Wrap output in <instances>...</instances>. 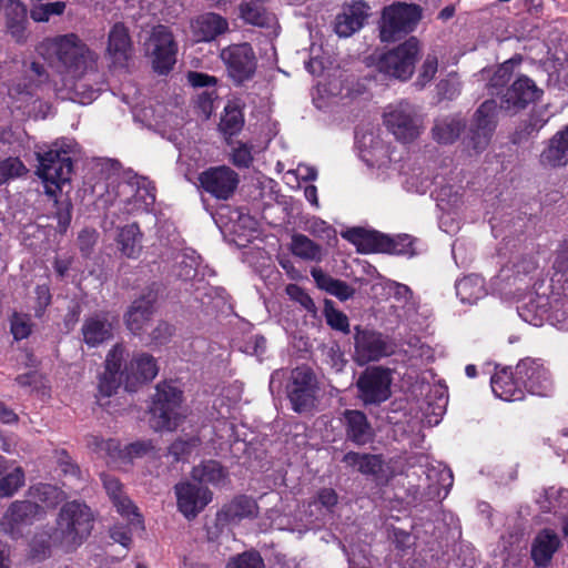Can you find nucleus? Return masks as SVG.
Here are the masks:
<instances>
[{
    "label": "nucleus",
    "mask_w": 568,
    "mask_h": 568,
    "mask_svg": "<svg viewBox=\"0 0 568 568\" xmlns=\"http://www.w3.org/2000/svg\"><path fill=\"white\" fill-rule=\"evenodd\" d=\"M516 376L525 386V394L548 396L552 392L550 374L541 363L525 358L516 365Z\"/></svg>",
    "instance_id": "obj_21"
},
{
    "label": "nucleus",
    "mask_w": 568,
    "mask_h": 568,
    "mask_svg": "<svg viewBox=\"0 0 568 568\" xmlns=\"http://www.w3.org/2000/svg\"><path fill=\"white\" fill-rule=\"evenodd\" d=\"M254 160L252 146L244 142H235L230 151V161L239 169H247Z\"/></svg>",
    "instance_id": "obj_58"
},
{
    "label": "nucleus",
    "mask_w": 568,
    "mask_h": 568,
    "mask_svg": "<svg viewBox=\"0 0 568 568\" xmlns=\"http://www.w3.org/2000/svg\"><path fill=\"white\" fill-rule=\"evenodd\" d=\"M438 70V58L435 53H428L419 70L415 84L419 88L426 87L434 79Z\"/></svg>",
    "instance_id": "obj_60"
},
{
    "label": "nucleus",
    "mask_w": 568,
    "mask_h": 568,
    "mask_svg": "<svg viewBox=\"0 0 568 568\" xmlns=\"http://www.w3.org/2000/svg\"><path fill=\"white\" fill-rule=\"evenodd\" d=\"M496 101L483 102L474 113L468 136L464 144L469 154H478L487 149L497 124Z\"/></svg>",
    "instance_id": "obj_13"
},
{
    "label": "nucleus",
    "mask_w": 568,
    "mask_h": 568,
    "mask_svg": "<svg viewBox=\"0 0 568 568\" xmlns=\"http://www.w3.org/2000/svg\"><path fill=\"white\" fill-rule=\"evenodd\" d=\"M456 294L462 303L475 304L487 295L485 281L477 274L467 275L456 282Z\"/></svg>",
    "instance_id": "obj_42"
},
{
    "label": "nucleus",
    "mask_w": 568,
    "mask_h": 568,
    "mask_svg": "<svg viewBox=\"0 0 568 568\" xmlns=\"http://www.w3.org/2000/svg\"><path fill=\"white\" fill-rule=\"evenodd\" d=\"M200 265V256L195 251L185 248L176 256L174 273L182 280H191L196 276Z\"/></svg>",
    "instance_id": "obj_52"
},
{
    "label": "nucleus",
    "mask_w": 568,
    "mask_h": 568,
    "mask_svg": "<svg viewBox=\"0 0 568 568\" xmlns=\"http://www.w3.org/2000/svg\"><path fill=\"white\" fill-rule=\"evenodd\" d=\"M393 353V346L381 333L357 331L355 335V361L359 365L378 361Z\"/></svg>",
    "instance_id": "obj_24"
},
{
    "label": "nucleus",
    "mask_w": 568,
    "mask_h": 568,
    "mask_svg": "<svg viewBox=\"0 0 568 568\" xmlns=\"http://www.w3.org/2000/svg\"><path fill=\"white\" fill-rule=\"evenodd\" d=\"M142 112L143 120L150 125L178 128L181 124L178 114L173 111H168L166 108L161 104L144 108Z\"/></svg>",
    "instance_id": "obj_49"
},
{
    "label": "nucleus",
    "mask_w": 568,
    "mask_h": 568,
    "mask_svg": "<svg viewBox=\"0 0 568 568\" xmlns=\"http://www.w3.org/2000/svg\"><path fill=\"white\" fill-rule=\"evenodd\" d=\"M539 258L536 254L524 255L516 260L510 268L501 270V277L509 280V272H513L514 282L521 281L537 272Z\"/></svg>",
    "instance_id": "obj_50"
},
{
    "label": "nucleus",
    "mask_w": 568,
    "mask_h": 568,
    "mask_svg": "<svg viewBox=\"0 0 568 568\" xmlns=\"http://www.w3.org/2000/svg\"><path fill=\"white\" fill-rule=\"evenodd\" d=\"M537 503L541 511L557 514L559 509L568 505V490L550 487L544 490Z\"/></svg>",
    "instance_id": "obj_51"
},
{
    "label": "nucleus",
    "mask_w": 568,
    "mask_h": 568,
    "mask_svg": "<svg viewBox=\"0 0 568 568\" xmlns=\"http://www.w3.org/2000/svg\"><path fill=\"white\" fill-rule=\"evenodd\" d=\"M191 477L200 485L224 486L227 483L229 473L219 462L210 459L193 467Z\"/></svg>",
    "instance_id": "obj_41"
},
{
    "label": "nucleus",
    "mask_w": 568,
    "mask_h": 568,
    "mask_svg": "<svg viewBox=\"0 0 568 568\" xmlns=\"http://www.w3.org/2000/svg\"><path fill=\"white\" fill-rule=\"evenodd\" d=\"M187 82L193 88H206L207 90L201 92L196 97V108L203 119L207 120L214 112V102L217 99L215 85L217 79L206 73L190 71L186 74Z\"/></svg>",
    "instance_id": "obj_29"
},
{
    "label": "nucleus",
    "mask_w": 568,
    "mask_h": 568,
    "mask_svg": "<svg viewBox=\"0 0 568 568\" xmlns=\"http://www.w3.org/2000/svg\"><path fill=\"white\" fill-rule=\"evenodd\" d=\"M462 83L457 73L450 72L437 84V92L443 99L453 100L459 95Z\"/></svg>",
    "instance_id": "obj_63"
},
{
    "label": "nucleus",
    "mask_w": 568,
    "mask_h": 568,
    "mask_svg": "<svg viewBox=\"0 0 568 568\" xmlns=\"http://www.w3.org/2000/svg\"><path fill=\"white\" fill-rule=\"evenodd\" d=\"M102 481L108 495L118 508V511L128 517L134 516L138 523H140L141 519L138 509L132 501L123 495L120 481L115 477L106 474L102 475Z\"/></svg>",
    "instance_id": "obj_43"
},
{
    "label": "nucleus",
    "mask_w": 568,
    "mask_h": 568,
    "mask_svg": "<svg viewBox=\"0 0 568 568\" xmlns=\"http://www.w3.org/2000/svg\"><path fill=\"white\" fill-rule=\"evenodd\" d=\"M23 485V469L0 457V498L13 496Z\"/></svg>",
    "instance_id": "obj_39"
},
{
    "label": "nucleus",
    "mask_w": 568,
    "mask_h": 568,
    "mask_svg": "<svg viewBox=\"0 0 568 568\" xmlns=\"http://www.w3.org/2000/svg\"><path fill=\"white\" fill-rule=\"evenodd\" d=\"M77 152L78 144L71 139L58 140L48 151L37 152L39 161L37 174L42 180L47 194L55 195L70 181L71 155Z\"/></svg>",
    "instance_id": "obj_5"
},
{
    "label": "nucleus",
    "mask_w": 568,
    "mask_h": 568,
    "mask_svg": "<svg viewBox=\"0 0 568 568\" xmlns=\"http://www.w3.org/2000/svg\"><path fill=\"white\" fill-rule=\"evenodd\" d=\"M191 30L197 42H210L229 30V22L215 12H205L192 19Z\"/></svg>",
    "instance_id": "obj_31"
},
{
    "label": "nucleus",
    "mask_w": 568,
    "mask_h": 568,
    "mask_svg": "<svg viewBox=\"0 0 568 568\" xmlns=\"http://www.w3.org/2000/svg\"><path fill=\"white\" fill-rule=\"evenodd\" d=\"M559 546L558 535L550 529H544L532 541L531 558L538 567H545L550 562Z\"/></svg>",
    "instance_id": "obj_38"
},
{
    "label": "nucleus",
    "mask_w": 568,
    "mask_h": 568,
    "mask_svg": "<svg viewBox=\"0 0 568 568\" xmlns=\"http://www.w3.org/2000/svg\"><path fill=\"white\" fill-rule=\"evenodd\" d=\"M343 462L364 475L377 476L383 470V460L378 455L349 452L343 457Z\"/></svg>",
    "instance_id": "obj_46"
},
{
    "label": "nucleus",
    "mask_w": 568,
    "mask_h": 568,
    "mask_svg": "<svg viewBox=\"0 0 568 568\" xmlns=\"http://www.w3.org/2000/svg\"><path fill=\"white\" fill-rule=\"evenodd\" d=\"M240 14L245 22L253 26L270 28L275 24V17L257 1L242 3Z\"/></svg>",
    "instance_id": "obj_48"
},
{
    "label": "nucleus",
    "mask_w": 568,
    "mask_h": 568,
    "mask_svg": "<svg viewBox=\"0 0 568 568\" xmlns=\"http://www.w3.org/2000/svg\"><path fill=\"white\" fill-rule=\"evenodd\" d=\"M65 10L62 1L41 3L31 9V18L37 22H45L52 16H61Z\"/></svg>",
    "instance_id": "obj_61"
},
{
    "label": "nucleus",
    "mask_w": 568,
    "mask_h": 568,
    "mask_svg": "<svg viewBox=\"0 0 568 568\" xmlns=\"http://www.w3.org/2000/svg\"><path fill=\"white\" fill-rule=\"evenodd\" d=\"M83 341L90 347H95L113 337L114 323L105 314H94L82 325Z\"/></svg>",
    "instance_id": "obj_33"
},
{
    "label": "nucleus",
    "mask_w": 568,
    "mask_h": 568,
    "mask_svg": "<svg viewBox=\"0 0 568 568\" xmlns=\"http://www.w3.org/2000/svg\"><path fill=\"white\" fill-rule=\"evenodd\" d=\"M423 473L425 474V484L417 485V493L432 500L445 498L453 486L450 469L438 464L427 467Z\"/></svg>",
    "instance_id": "obj_26"
},
{
    "label": "nucleus",
    "mask_w": 568,
    "mask_h": 568,
    "mask_svg": "<svg viewBox=\"0 0 568 568\" xmlns=\"http://www.w3.org/2000/svg\"><path fill=\"white\" fill-rule=\"evenodd\" d=\"M36 85L31 82L28 83H16L9 89V95L20 102L17 105L19 109H24L26 112L31 113V109H29L30 102L36 103L37 100L33 101Z\"/></svg>",
    "instance_id": "obj_57"
},
{
    "label": "nucleus",
    "mask_w": 568,
    "mask_h": 568,
    "mask_svg": "<svg viewBox=\"0 0 568 568\" xmlns=\"http://www.w3.org/2000/svg\"><path fill=\"white\" fill-rule=\"evenodd\" d=\"M549 300L545 295H538L535 300H530L519 310V316L532 326H542L545 322L551 325L562 327V321L556 315H549Z\"/></svg>",
    "instance_id": "obj_37"
},
{
    "label": "nucleus",
    "mask_w": 568,
    "mask_h": 568,
    "mask_svg": "<svg viewBox=\"0 0 568 568\" xmlns=\"http://www.w3.org/2000/svg\"><path fill=\"white\" fill-rule=\"evenodd\" d=\"M240 399L241 392L236 386L224 388L214 399L213 409L215 410L217 420L221 419L214 427L220 438L230 439L233 436L234 424L227 420L235 418Z\"/></svg>",
    "instance_id": "obj_25"
},
{
    "label": "nucleus",
    "mask_w": 568,
    "mask_h": 568,
    "mask_svg": "<svg viewBox=\"0 0 568 568\" xmlns=\"http://www.w3.org/2000/svg\"><path fill=\"white\" fill-rule=\"evenodd\" d=\"M239 182V174L226 165L211 168L200 175L202 187L219 200L230 199Z\"/></svg>",
    "instance_id": "obj_23"
},
{
    "label": "nucleus",
    "mask_w": 568,
    "mask_h": 568,
    "mask_svg": "<svg viewBox=\"0 0 568 568\" xmlns=\"http://www.w3.org/2000/svg\"><path fill=\"white\" fill-rule=\"evenodd\" d=\"M311 275L314 278L318 288L337 297L341 301H346L354 295V288L341 280L333 278L320 267H313Z\"/></svg>",
    "instance_id": "obj_44"
},
{
    "label": "nucleus",
    "mask_w": 568,
    "mask_h": 568,
    "mask_svg": "<svg viewBox=\"0 0 568 568\" xmlns=\"http://www.w3.org/2000/svg\"><path fill=\"white\" fill-rule=\"evenodd\" d=\"M356 139L359 156L368 166L381 170L385 178H390L398 171L393 163L389 146L378 135L368 132L357 135Z\"/></svg>",
    "instance_id": "obj_16"
},
{
    "label": "nucleus",
    "mask_w": 568,
    "mask_h": 568,
    "mask_svg": "<svg viewBox=\"0 0 568 568\" xmlns=\"http://www.w3.org/2000/svg\"><path fill=\"white\" fill-rule=\"evenodd\" d=\"M92 514L84 504H65L59 515L55 539L67 548L80 545L91 532Z\"/></svg>",
    "instance_id": "obj_9"
},
{
    "label": "nucleus",
    "mask_w": 568,
    "mask_h": 568,
    "mask_svg": "<svg viewBox=\"0 0 568 568\" xmlns=\"http://www.w3.org/2000/svg\"><path fill=\"white\" fill-rule=\"evenodd\" d=\"M436 200L439 210L449 215L456 212L463 204L460 187L444 185L438 190Z\"/></svg>",
    "instance_id": "obj_53"
},
{
    "label": "nucleus",
    "mask_w": 568,
    "mask_h": 568,
    "mask_svg": "<svg viewBox=\"0 0 568 568\" xmlns=\"http://www.w3.org/2000/svg\"><path fill=\"white\" fill-rule=\"evenodd\" d=\"M540 90L527 77L518 78L503 97V106L510 111L523 109L528 103L536 101Z\"/></svg>",
    "instance_id": "obj_32"
},
{
    "label": "nucleus",
    "mask_w": 568,
    "mask_h": 568,
    "mask_svg": "<svg viewBox=\"0 0 568 568\" xmlns=\"http://www.w3.org/2000/svg\"><path fill=\"white\" fill-rule=\"evenodd\" d=\"M243 123L244 119L240 108L235 103L229 102L221 118V131L225 134L233 135L242 129Z\"/></svg>",
    "instance_id": "obj_54"
},
{
    "label": "nucleus",
    "mask_w": 568,
    "mask_h": 568,
    "mask_svg": "<svg viewBox=\"0 0 568 568\" xmlns=\"http://www.w3.org/2000/svg\"><path fill=\"white\" fill-rule=\"evenodd\" d=\"M230 77L237 83L250 80L256 70V58L247 43L224 48L220 54Z\"/></svg>",
    "instance_id": "obj_19"
},
{
    "label": "nucleus",
    "mask_w": 568,
    "mask_h": 568,
    "mask_svg": "<svg viewBox=\"0 0 568 568\" xmlns=\"http://www.w3.org/2000/svg\"><path fill=\"white\" fill-rule=\"evenodd\" d=\"M88 446L99 454L100 457H110L113 462L131 463L134 458L142 457L149 454L153 447L148 442H136L123 449L114 439L104 440L97 436H91L88 439Z\"/></svg>",
    "instance_id": "obj_22"
},
{
    "label": "nucleus",
    "mask_w": 568,
    "mask_h": 568,
    "mask_svg": "<svg viewBox=\"0 0 568 568\" xmlns=\"http://www.w3.org/2000/svg\"><path fill=\"white\" fill-rule=\"evenodd\" d=\"M316 390V377L308 367H296L291 372L286 392L295 412L311 409L314 406Z\"/></svg>",
    "instance_id": "obj_15"
},
{
    "label": "nucleus",
    "mask_w": 568,
    "mask_h": 568,
    "mask_svg": "<svg viewBox=\"0 0 568 568\" xmlns=\"http://www.w3.org/2000/svg\"><path fill=\"white\" fill-rule=\"evenodd\" d=\"M343 424L347 438L357 445H365L374 437V432L366 415L356 409H346L343 413Z\"/></svg>",
    "instance_id": "obj_35"
},
{
    "label": "nucleus",
    "mask_w": 568,
    "mask_h": 568,
    "mask_svg": "<svg viewBox=\"0 0 568 568\" xmlns=\"http://www.w3.org/2000/svg\"><path fill=\"white\" fill-rule=\"evenodd\" d=\"M539 164L545 169H558L568 165V132L558 131L545 144L539 154Z\"/></svg>",
    "instance_id": "obj_30"
},
{
    "label": "nucleus",
    "mask_w": 568,
    "mask_h": 568,
    "mask_svg": "<svg viewBox=\"0 0 568 568\" xmlns=\"http://www.w3.org/2000/svg\"><path fill=\"white\" fill-rule=\"evenodd\" d=\"M133 55V43L128 27L122 22L114 23L106 37L104 57L110 68H126Z\"/></svg>",
    "instance_id": "obj_20"
},
{
    "label": "nucleus",
    "mask_w": 568,
    "mask_h": 568,
    "mask_svg": "<svg viewBox=\"0 0 568 568\" xmlns=\"http://www.w3.org/2000/svg\"><path fill=\"white\" fill-rule=\"evenodd\" d=\"M146 52L152 58L153 69L161 74L168 73L176 61V44L172 33L164 26L153 29L148 42Z\"/></svg>",
    "instance_id": "obj_17"
},
{
    "label": "nucleus",
    "mask_w": 568,
    "mask_h": 568,
    "mask_svg": "<svg viewBox=\"0 0 568 568\" xmlns=\"http://www.w3.org/2000/svg\"><path fill=\"white\" fill-rule=\"evenodd\" d=\"M342 236L354 244L358 252L365 254H406L410 252L412 241L407 235L395 240L376 231L352 227L344 231Z\"/></svg>",
    "instance_id": "obj_10"
},
{
    "label": "nucleus",
    "mask_w": 568,
    "mask_h": 568,
    "mask_svg": "<svg viewBox=\"0 0 568 568\" xmlns=\"http://www.w3.org/2000/svg\"><path fill=\"white\" fill-rule=\"evenodd\" d=\"M317 178V170L314 166L298 164L296 169L287 170L283 174V181L292 189H297L301 181H314Z\"/></svg>",
    "instance_id": "obj_56"
},
{
    "label": "nucleus",
    "mask_w": 568,
    "mask_h": 568,
    "mask_svg": "<svg viewBox=\"0 0 568 568\" xmlns=\"http://www.w3.org/2000/svg\"><path fill=\"white\" fill-rule=\"evenodd\" d=\"M124 352V347L116 344L108 353L105 371L99 379V393L101 395L111 396L120 386L122 379L125 383V388L133 390L138 385L151 382L158 375L156 359L146 353L134 354L121 371Z\"/></svg>",
    "instance_id": "obj_2"
},
{
    "label": "nucleus",
    "mask_w": 568,
    "mask_h": 568,
    "mask_svg": "<svg viewBox=\"0 0 568 568\" xmlns=\"http://www.w3.org/2000/svg\"><path fill=\"white\" fill-rule=\"evenodd\" d=\"M38 51L64 71L67 94L63 98L89 104L98 97L103 85V75L98 65L99 55L78 36L70 33L45 39Z\"/></svg>",
    "instance_id": "obj_1"
},
{
    "label": "nucleus",
    "mask_w": 568,
    "mask_h": 568,
    "mask_svg": "<svg viewBox=\"0 0 568 568\" xmlns=\"http://www.w3.org/2000/svg\"><path fill=\"white\" fill-rule=\"evenodd\" d=\"M434 395L436 397V402L434 404H428V408L426 410L427 424L433 426L437 425L446 412L448 398L446 395V389L442 386H436L434 388Z\"/></svg>",
    "instance_id": "obj_55"
},
{
    "label": "nucleus",
    "mask_w": 568,
    "mask_h": 568,
    "mask_svg": "<svg viewBox=\"0 0 568 568\" xmlns=\"http://www.w3.org/2000/svg\"><path fill=\"white\" fill-rule=\"evenodd\" d=\"M179 511L189 520L194 519L212 501V491L199 483L182 480L174 486Z\"/></svg>",
    "instance_id": "obj_18"
},
{
    "label": "nucleus",
    "mask_w": 568,
    "mask_h": 568,
    "mask_svg": "<svg viewBox=\"0 0 568 568\" xmlns=\"http://www.w3.org/2000/svg\"><path fill=\"white\" fill-rule=\"evenodd\" d=\"M466 121L458 114H446L435 119L432 128L433 139L439 144H453L465 130Z\"/></svg>",
    "instance_id": "obj_34"
},
{
    "label": "nucleus",
    "mask_w": 568,
    "mask_h": 568,
    "mask_svg": "<svg viewBox=\"0 0 568 568\" xmlns=\"http://www.w3.org/2000/svg\"><path fill=\"white\" fill-rule=\"evenodd\" d=\"M290 250L304 261L320 262L324 256L322 247L304 234L292 235Z\"/></svg>",
    "instance_id": "obj_47"
},
{
    "label": "nucleus",
    "mask_w": 568,
    "mask_h": 568,
    "mask_svg": "<svg viewBox=\"0 0 568 568\" xmlns=\"http://www.w3.org/2000/svg\"><path fill=\"white\" fill-rule=\"evenodd\" d=\"M423 18V9L416 3L396 1L382 11L379 38L382 42H395L412 33Z\"/></svg>",
    "instance_id": "obj_7"
},
{
    "label": "nucleus",
    "mask_w": 568,
    "mask_h": 568,
    "mask_svg": "<svg viewBox=\"0 0 568 568\" xmlns=\"http://www.w3.org/2000/svg\"><path fill=\"white\" fill-rule=\"evenodd\" d=\"M369 16V7L364 1H353L343 7L335 19V32L338 37L347 38L364 26Z\"/></svg>",
    "instance_id": "obj_27"
},
{
    "label": "nucleus",
    "mask_w": 568,
    "mask_h": 568,
    "mask_svg": "<svg viewBox=\"0 0 568 568\" xmlns=\"http://www.w3.org/2000/svg\"><path fill=\"white\" fill-rule=\"evenodd\" d=\"M337 494L332 488L321 489L314 500L308 503V509L305 510L304 517L297 519L286 515H277L272 511L270 518L272 527L278 530L305 531L310 529L313 521H323L332 514L333 508L337 505Z\"/></svg>",
    "instance_id": "obj_8"
},
{
    "label": "nucleus",
    "mask_w": 568,
    "mask_h": 568,
    "mask_svg": "<svg viewBox=\"0 0 568 568\" xmlns=\"http://www.w3.org/2000/svg\"><path fill=\"white\" fill-rule=\"evenodd\" d=\"M324 315L327 324L332 328L344 333L348 332L349 324L347 316L343 312L336 310L331 301L325 302Z\"/></svg>",
    "instance_id": "obj_62"
},
{
    "label": "nucleus",
    "mask_w": 568,
    "mask_h": 568,
    "mask_svg": "<svg viewBox=\"0 0 568 568\" xmlns=\"http://www.w3.org/2000/svg\"><path fill=\"white\" fill-rule=\"evenodd\" d=\"M226 568H264V562L257 552L246 551L230 558Z\"/></svg>",
    "instance_id": "obj_64"
},
{
    "label": "nucleus",
    "mask_w": 568,
    "mask_h": 568,
    "mask_svg": "<svg viewBox=\"0 0 568 568\" xmlns=\"http://www.w3.org/2000/svg\"><path fill=\"white\" fill-rule=\"evenodd\" d=\"M104 204H116L129 215L150 212L155 193L152 183L133 171H124L118 176H111L104 194H101Z\"/></svg>",
    "instance_id": "obj_3"
},
{
    "label": "nucleus",
    "mask_w": 568,
    "mask_h": 568,
    "mask_svg": "<svg viewBox=\"0 0 568 568\" xmlns=\"http://www.w3.org/2000/svg\"><path fill=\"white\" fill-rule=\"evenodd\" d=\"M150 414V424L154 429H175L186 415L182 392L171 382L158 384Z\"/></svg>",
    "instance_id": "obj_6"
},
{
    "label": "nucleus",
    "mask_w": 568,
    "mask_h": 568,
    "mask_svg": "<svg viewBox=\"0 0 568 568\" xmlns=\"http://www.w3.org/2000/svg\"><path fill=\"white\" fill-rule=\"evenodd\" d=\"M143 234L138 224L121 227L116 235V245L121 254L128 258H138L142 252Z\"/></svg>",
    "instance_id": "obj_40"
},
{
    "label": "nucleus",
    "mask_w": 568,
    "mask_h": 568,
    "mask_svg": "<svg viewBox=\"0 0 568 568\" xmlns=\"http://www.w3.org/2000/svg\"><path fill=\"white\" fill-rule=\"evenodd\" d=\"M384 124L397 140L410 142L420 134L423 119L413 104L400 101L385 109Z\"/></svg>",
    "instance_id": "obj_12"
},
{
    "label": "nucleus",
    "mask_w": 568,
    "mask_h": 568,
    "mask_svg": "<svg viewBox=\"0 0 568 568\" xmlns=\"http://www.w3.org/2000/svg\"><path fill=\"white\" fill-rule=\"evenodd\" d=\"M153 313V300L142 297L134 301L125 315L126 327L134 335H144L148 328L153 326L151 315Z\"/></svg>",
    "instance_id": "obj_36"
},
{
    "label": "nucleus",
    "mask_w": 568,
    "mask_h": 568,
    "mask_svg": "<svg viewBox=\"0 0 568 568\" xmlns=\"http://www.w3.org/2000/svg\"><path fill=\"white\" fill-rule=\"evenodd\" d=\"M17 383L28 388L30 392H36L42 396L48 395V385L45 378L38 372L32 371L26 374H21L17 377Z\"/></svg>",
    "instance_id": "obj_59"
},
{
    "label": "nucleus",
    "mask_w": 568,
    "mask_h": 568,
    "mask_svg": "<svg viewBox=\"0 0 568 568\" xmlns=\"http://www.w3.org/2000/svg\"><path fill=\"white\" fill-rule=\"evenodd\" d=\"M63 498V493L50 484H39L30 488L29 499L14 501L0 520V529L16 536L20 528L31 525L42 517L47 508L54 507Z\"/></svg>",
    "instance_id": "obj_4"
},
{
    "label": "nucleus",
    "mask_w": 568,
    "mask_h": 568,
    "mask_svg": "<svg viewBox=\"0 0 568 568\" xmlns=\"http://www.w3.org/2000/svg\"><path fill=\"white\" fill-rule=\"evenodd\" d=\"M491 390L496 397L505 402L521 400L525 398V386L516 376V368L497 369L490 378Z\"/></svg>",
    "instance_id": "obj_28"
},
{
    "label": "nucleus",
    "mask_w": 568,
    "mask_h": 568,
    "mask_svg": "<svg viewBox=\"0 0 568 568\" xmlns=\"http://www.w3.org/2000/svg\"><path fill=\"white\" fill-rule=\"evenodd\" d=\"M419 53L420 43L418 39L410 37L379 58L378 70L389 77L406 81L414 73Z\"/></svg>",
    "instance_id": "obj_11"
},
{
    "label": "nucleus",
    "mask_w": 568,
    "mask_h": 568,
    "mask_svg": "<svg viewBox=\"0 0 568 568\" xmlns=\"http://www.w3.org/2000/svg\"><path fill=\"white\" fill-rule=\"evenodd\" d=\"M229 216V221L223 223L231 233L239 236H247L250 232L256 230V222L248 214L239 209L231 210L229 207L222 209L219 213V220Z\"/></svg>",
    "instance_id": "obj_45"
},
{
    "label": "nucleus",
    "mask_w": 568,
    "mask_h": 568,
    "mask_svg": "<svg viewBox=\"0 0 568 568\" xmlns=\"http://www.w3.org/2000/svg\"><path fill=\"white\" fill-rule=\"evenodd\" d=\"M392 372L381 366L366 368L358 377V397L365 405L379 404L390 396Z\"/></svg>",
    "instance_id": "obj_14"
}]
</instances>
